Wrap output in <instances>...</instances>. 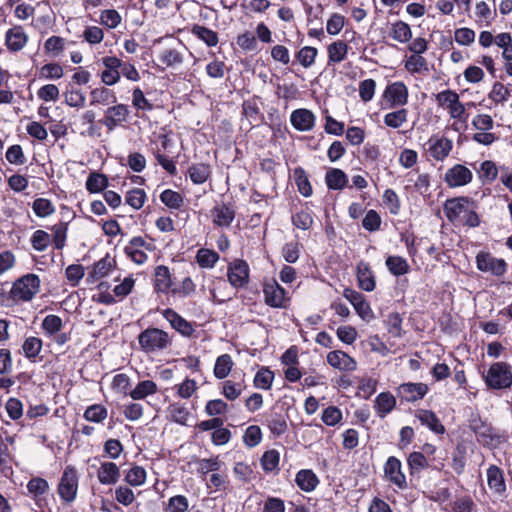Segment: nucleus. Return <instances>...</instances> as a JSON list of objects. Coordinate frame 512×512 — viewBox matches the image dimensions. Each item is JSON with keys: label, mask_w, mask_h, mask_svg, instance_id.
<instances>
[{"label": "nucleus", "mask_w": 512, "mask_h": 512, "mask_svg": "<svg viewBox=\"0 0 512 512\" xmlns=\"http://www.w3.org/2000/svg\"><path fill=\"white\" fill-rule=\"evenodd\" d=\"M476 203L467 197L448 199L444 204V213L449 221L457 224L477 227L480 223L476 213Z\"/></svg>", "instance_id": "nucleus-1"}, {"label": "nucleus", "mask_w": 512, "mask_h": 512, "mask_svg": "<svg viewBox=\"0 0 512 512\" xmlns=\"http://www.w3.org/2000/svg\"><path fill=\"white\" fill-rule=\"evenodd\" d=\"M436 101L440 107L447 110L453 120L451 129L458 133L466 131L469 114L466 105L460 102L459 95L453 90H444L436 95Z\"/></svg>", "instance_id": "nucleus-2"}, {"label": "nucleus", "mask_w": 512, "mask_h": 512, "mask_svg": "<svg viewBox=\"0 0 512 512\" xmlns=\"http://www.w3.org/2000/svg\"><path fill=\"white\" fill-rule=\"evenodd\" d=\"M40 290V279L35 274H26L17 279L9 292V297L13 302H28Z\"/></svg>", "instance_id": "nucleus-3"}, {"label": "nucleus", "mask_w": 512, "mask_h": 512, "mask_svg": "<svg viewBox=\"0 0 512 512\" xmlns=\"http://www.w3.org/2000/svg\"><path fill=\"white\" fill-rule=\"evenodd\" d=\"M138 343L145 353H154L166 349L171 339L166 331L149 327L138 335Z\"/></svg>", "instance_id": "nucleus-4"}, {"label": "nucleus", "mask_w": 512, "mask_h": 512, "mask_svg": "<svg viewBox=\"0 0 512 512\" xmlns=\"http://www.w3.org/2000/svg\"><path fill=\"white\" fill-rule=\"evenodd\" d=\"M484 381L489 388L506 389L512 385V369L505 362L493 363L486 374L483 375Z\"/></svg>", "instance_id": "nucleus-5"}, {"label": "nucleus", "mask_w": 512, "mask_h": 512, "mask_svg": "<svg viewBox=\"0 0 512 512\" xmlns=\"http://www.w3.org/2000/svg\"><path fill=\"white\" fill-rule=\"evenodd\" d=\"M78 490V474L74 467L66 466L61 476L58 493L60 498L65 502L75 500Z\"/></svg>", "instance_id": "nucleus-6"}, {"label": "nucleus", "mask_w": 512, "mask_h": 512, "mask_svg": "<svg viewBox=\"0 0 512 512\" xmlns=\"http://www.w3.org/2000/svg\"><path fill=\"white\" fill-rule=\"evenodd\" d=\"M408 97V88L401 81L389 84L383 92V99L388 104V108L402 107L406 105Z\"/></svg>", "instance_id": "nucleus-7"}, {"label": "nucleus", "mask_w": 512, "mask_h": 512, "mask_svg": "<svg viewBox=\"0 0 512 512\" xmlns=\"http://www.w3.org/2000/svg\"><path fill=\"white\" fill-rule=\"evenodd\" d=\"M452 148V140L443 135H432L426 142L427 152L436 161H443L447 158Z\"/></svg>", "instance_id": "nucleus-8"}, {"label": "nucleus", "mask_w": 512, "mask_h": 512, "mask_svg": "<svg viewBox=\"0 0 512 512\" xmlns=\"http://www.w3.org/2000/svg\"><path fill=\"white\" fill-rule=\"evenodd\" d=\"M478 270L490 273L494 276H502L506 273L507 265L503 259L495 258L488 252H479L476 256Z\"/></svg>", "instance_id": "nucleus-9"}, {"label": "nucleus", "mask_w": 512, "mask_h": 512, "mask_svg": "<svg viewBox=\"0 0 512 512\" xmlns=\"http://www.w3.org/2000/svg\"><path fill=\"white\" fill-rule=\"evenodd\" d=\"M472 179V171L462 164H455L449 168L444 175V181L450 188L465 186L469 184Z\"/></svg>", "instance_id": "nucleus-10"}, {"label": "nucleus", "mask_w": 512, "mask_h": 512, "mask_svg": "<svg viewBox=\"0 0 512 512\" xmlns=\"http://www.w3.org/2000/svg\"><path fill=\"white\" fill-rule=\"evenodd\" d=\"M384 475L385 478L398 489L404 490L407 488L406 476L402 472L401 461L390 456L384 464Z\"/></svg>", "instance_id": "nucleus-11"}, {"label": "nucleus", "mask_w": 512, "mask_h": 512, "mask_svg": "<svg viewBox=\"0 0 512 512\" xmlns=\"http://www.w3.org/2000/svg\"><path fill=\"white\" fill-rule=\"evenodd\" d=\"M129 116V108L125 104H116L108 107L104 112V118L101 123L109 130H114L127 120Z\"/></svg>", "instance_id": "nucleus-12"}, {"label": "nucleus", "mask_w": 512, "mask_h": 512, "mask_svg": "<svg viewBox=\"0 0 512 512\" xmlns=\"http://www.w3.org/2000/svg\"><path fill=\"white\" fill-rule=\"evenodd\" d=\"M102 64L105 70L100 74L101 81L106 86H113L118 83L121 77L120 67H122V61L116 56H106L102 58Z\"/></svg>", "instance_id": "nucleus-13"}, {"label": "nucleus", "mask_w": 512, "mask_h": 512, "mask_svg": "<svg viewBox=\"0 0 512 512\" xmlns=\"http://www.w3.org/2000/svg\"><path fill=\"white\" fill-rule=\"evenodd\" d=\"M343 296L351 303L361 319L370 320L373 317L370 304L366 301L363 294L351 288H345Z\"/></svg>", "instance_id": "nucleus-14"}, {"label": "nucleus", "mask_w": 512, "mask_h": 512, "mask_svg": "<svg viewBox=\"0 0 512 512\" xmlns=\"http://www.w3.org/2000/svg\"><path fill=\"white\" fill-rule=\"evenodd\" d=\"M227 278L233 287H244L249 280L248 264L243 260H235L230 263L228 266Z\"/></svg>", "instance_id": "nucleus-15"}, {"label": "nucleus", "mask_w": 512, "mask_h": 512, "mask_svg": "<svg viewBox=\"0 0 512 512\" xmlns=\"http://www.w3.org/2000/svg\"><path fill=\"white\" fill-rule=\"evenodd\" d=\"M291 125L300 132L311 131L316 123L315 114L306 108H299L292 111L290 115Z\"/></svg>", "instance_id": "nucleus-16"}, {"label": "nucleus", "mask_w": 512, "mask_h": 512, "mask_svg": "<svg viewBox=\"0 0 512 512\" xmlns=\"http://www.w3.org/2000/svg\"><path fill=\"white\" fill-rule=\"evenodd\" d=\"M486 477L487 485L492 494L498 498L502 497L507 490L504 473L502 469H500L496 465H491L488 467L486 471Z\"/></svg>", "instance_id": "nucleus-17"}, {"label": "nucleus", "mask_w": 512, "mask_h": 512, "mask_svg": "<svg viewBox=\"0 0 512 512\" xmlns=\"http://www.w3.org/2000/svg\"><path fill=\"white\" fill-rule=\"evenodd\" d=\"M265 303L273 308H282L285 306L286 291L276 281L266 283L263 289Z\"/></svg>", "instance_id": "nucleus-18"}, {"label": "nucleus", "mask_w": 512, "mask_h": 512, "mask_svg": "<svg viewBox=\"0 0 512 512\" xmlns=\"http://www.w3.org/2000/svg\"><path fill=\"white\" fill-rule=\"evenodd\" d=\"M27 42L28 35L22 26H14L6 31L5 44L9 51H20L26 46Z\"/></svg>", "instance_id": "nucleus-19"}, {"label": "nucleus", "mask_w": 512, "mask_h": 512, "mask_svg": "<svg viewBox=\"0 0 512 512\" xmlns=\"http://www.w3.org/2000/svg\"><path fill=\"white\" fill-rule=\"evenodd\" d=\"M162 316L170 323V325L181 335L189 337L193 334V325L180 316L176 311L167 308L162 311Z\"/></svg>", "instance_id": "nucleus-20"}, {"label": "nucleus", "mask_w": 512, "mask_h": 512, "mask_svg": "<svg viewBox=\"0 0 512 512\" xmlns=\"http://www.w3.org/2000/svg\"><path fill=\"white\" fill-rule=\"evenodd\" d=\"M428 392V386L424 383H404L398 388V395L407 402H415L422 399Z\"/></svg>", "instance_id": "nucleus-21"}, {"label": "nucleus", "mask_w": 512, "mask_h": 512, "mask_svg": "<svg viewBox=\"0 0 512 512\" xmlns=\"http://www.w3.org/2000/svg\"><path fill=\"white\" fill-rule=\"evenodd\" d=\"M327 362L330 366L341 371L351 372L356 370V361L343 351H331L327 355Z\"/></svg>", "instance_id": "nucleus-22"}, {"label": "nucleus", "mask_w": 512, "mask_h": 512, "mask_svg": "<svg viewBox=\"0 0 512 512\" xmlns=\"http://www.w3.org/2000/svg\"><path fill=\"white\" fill-rule=\"evenodd\" d=\"M356 276L358 285L362 290L371 292L375 289V276L368 263L360 261L357 264Z\"/></svg>", "instance_id": "nucleus-23"}, {"label": "nucleus", "mask_w": 512, "mask_h": 512, "mask_svg": "<svg viewBox=\"0 0 512 512\" xmlns=\"http://www.w3.org/2000/svg\"><path fill=\"white\" fill-rule=\"evenodd\" d=\"M97 478L103 485H114L120 478V469L114 462H102L97 472Z\"/></svg>", "instance_id": "nucleus-24"}, {"label": "nucleus", "mask_w": 512, "mask_h": 512, "mask_svg": "<svg viewBox=\"0 0 512 512\" xmlns=\"http://www.w3.org/2000/svg\"><path fill=\"white\" fill-rule=\"evenodd\" d=\"M115 266V261L113 258L106 256L96 262L92 268V270L88 273L87 281L89 283H94L107 275L112 271Z\"/></svg>", "instance_id": "nucleus-25"}, {"label": "nucleus", "mask_w": 512, "mask_h": 512, "mask_svg": "<svg viewBox=\"0 0 512 512\" xmlns=\"http://www.w3.org/2000/svg\"><path fill=\"white\" fill-rule=\"evenodd\" d=\"M415 417L422 425L427 426L434 433L443 434L445 432L444 426L432 411L425 409L417 410Z\"/></svg>", "instance_id": "nucleus-26"}, {"label": "nucleus", "mask_w": 512, "mask_h": 512, "mask_svg": "<svg viewBox=\"0 0 512 512\" xmlns=\"http://www.w3.org/2000/svg\"><path fill=\"white\" fill-rule=\"evenodd\" d=\"M213 223L217 226L228 227L234 220V210L226 204L216 205L212 210Z\"/></svg>", "instance_id": "nucleus-27"}, {"label": "nucleus", "mask_w": 512, "mask_h": 512, "mask_svg": "<svg viewBox=\"0 0 512 512\" xmlns=\"http://www.w3.org/2000/svg\"><path fill=\"white\" fill-rule=\"evenodd\" d=\"M154 285L157 292L168 293L171 290V274L168 267L159 265L154 271Z\"/></svg>", "instance_id": "nucleus-28"}, {"label": "nucleus", "mask_w": 512, "mask_h": 512, "mask_svg": "<svg viewBox=\"0 0 512 512\" xmlns=\"http://www.w3.org/2000/svg\"><path fill=\"white\" fill-rule=\"evenodd\" d=\"M90 98L91 105L108 106L117 102L115 93L106 87H98L91 90Z\"/></svg>", "instance_id": "nucleus-29"}, {"label": "nucleus", "mask_w": 512, "mask_h": 512, "mask_svg": "<svg viewBox=\"0 0 512 512\" xmlns=\"http://www.w3.org/2000/svg\"><path fill=\"white\" fill-rule=\"evenodd\" d=\"M348 48V44L342 40H337L329 44L327 47L328 65L344 61L348 53Z\"/></svg>", "instance_id": "nucleus-30"}, {"label": "nucleus", "mask_w": 512, "mask_h": 512, "mask_svg": "<svg viewBox=\"0 0 512 512\" xmlns=\"http://www.w3.org/2000/svg\"><path fill=\"white\" fill-rule=\"evenodd\" d=\"M395 406L396 399L389 392L380 393L374 401L376 412L382 418L389 414L395 408Z\"/></svg>", "instance_id": "nucleus-31"}, {"label": "nucleus", "mask_w": 512, "mask_h": 512, "mask_svg": "<svg viewBox=\"0 0 512 512\" xmlns=\"http://www.w3.org/2000/svg\"><path fill=\"white\" fill-rule=\"evenodd\" d=\"M295 482L301 490L311 492L317 487L319 480L312 470L304 469L296 474Z\"/></svg>", "instance_id": "nucleus-32"}, {"label": "nucleus", "mask_w": 512, "mask_h": 512, "mask_svg": "<svg viewBox=\"0 0 512 512\" xmlns=\"http://www.w3.org/2000/svg\"><path fill=\"white\" fill-rule=\"evenodd\" d=\"M158 391L157 384L152 380L140 381L134 389L129 391V396L133 400H143Z\"/></svg>", "instance_id": "nucleus-33"}, {"label": "nucleus", "mask_w": 512, "mask_h": 512, "mask_svg": "<svg viewBox=\"0 0 512 512\" xmlns=\"http://www.w3.org/2000/svg\"><path fill=\"white\" fill-rule=\"evenodd\" d=\"M326 185L332 190H342L348 183V177L338 168H331L325 175Z\"/></svg>", "instance_id": "nucleus-34"}, {"label": "nucleus", "mask_w": 512, "mask_h": 512, "mask_svg": "<svg viewBox=\"0 0 512 512\" xmlns=\"http://www.w3.org/2000/svg\"><path fill=\"white\" fill-rule=\"evenodd\" d=\"M191 33L208 47H215L219 43L218 34L208 27L196 24L191 28Z\"/></svg>", "instance_id": "nucleus-35"}, {"label": "nucleus", "mask_w": 512, "mask_h": 512, "mask_svg": "<svg viewBox=\"0 0 512 512\" xmlns=\"http://www.w3.org/2000/svg\"><path fill=\"white\" fill-rule=\"evenodd\" d=\"M187 173H188L190 180L194 184L200 185V184L205 183L208 180V178L210 177L211 168H210V165H208V164L196 163V164H192L188 168Z\"/></svg>", "instance_id": "nucleus-36"}, {"label": "nucleus", "mask_w": 512, "mask_h": 512, "mask_svg": "<svg viewBox=\"0 0 512 512\" xmlns=\"http://www.w3.org/2000/svg\"><path fill=\"white\" fill-rule=\"evenodd\" d=\"M408 119V110L400 108L384 115L383 122L387 127L398 129L402 127Z\"/></svg>", "instance_id": "nucleus-37"}, {"label": "nucleus", "mask_w": 512, "mask_h": 512, "mask_svg": "<svg viewBox=\"0 0 512 512\" xmlns=\"http://www.w3.org/2000/svg\"><path fill=\"white\" fill-rule=\"evenodd\" d=\"M391 37L399 43H407L412 38L410 26L403 21H397L391 25Z\"/></svg>", "instance_id": "nucleus-38"}, {"label": "nucleus", "mask_w": 512, "mask_h": 512, "mask_svg": "<svg viewBox=\"0 0 512 512\" xmlns=\"http://www.w3.org/2000/svg\"><path fill=\"white\" fill-rule=\"evenodd\" d=\"M159 60L166 66L173 67L181 65L184 61V56L177 48L169 47L160 52Z\"/></svg>", "instance_id": "nucleus-39"}, {"label": "nucleus", "mask_w": 512, "mask_h": 512, "mask_svg": "<svg viewBox=\"0 0 512 512\" xmlns=\"http://www.w3.org/2000/svg\"><path fill=\"white\" fill-rule=\"evenodd\" d=\"M404 67L411 74L429 71L428 62L422 55H410L406 58Z\"/></svg>", "instance_id": "nucleus-40"}, {"label": "nucleus", "mask_w": 512, "mask_h": 512, "mask_svg": "<svg viewBox=\"0 0 512 512\" xmlns=\"http://www.w3.org/2000/svg\"><path fill=\"white\" fill-rule=\"evenodd\" d=\"M232 367L233 361L231 356L229 354H222L216 359L213 370L214 376L217 379H224L229 375Z\"/></svg>", "instance_id": "nucleus-41"}, {"label": "nucleus", "mask_w": 512, "mask_h": 512, "mask_svg": "<svg viewBox=\"0 0 512 512\" xmlns=\"http://www.w3.org/2000/svg\"><path fill=\"white\" fill-rule=\"evenodd\" d=\"M385 264L394 276H402L409 271V264L407 260L400 256L387 257Z\"/></svg>", "instance_id": "nucleus-42"}, {"label": "nucleus", "mask_w": 512, "mask_h": 512, "mask_svg": "<svg viewBox=\"0 0 512 512\" xmlns=\"http://www.w3.org/2000/svg\"><path fill=\"white\" fill-rule=\"evenodd\" d=\"M42 340L38 337L30 336L25 339L22 350L26 358L35 361L42 350Z\"/></svg>", "instance_id": "nucleus-43"}, {"label": "nucleus", "mask_w": 512, "mask_h": 512, "mask_svg": "<svg viewBox=\"0 0 512 512\" xmlns=\"http://www.w3.org/2000/svg\"><path fill=\"white\" fill-rule=\"evenodd\" d=\"M242 113L250 125L258 124L263 118L256 100L244 101L242 105Z\"/></svg>", "instance_id": "nucleus-44"}, {"label": "nucleus", "mask_w": 512, "mask_h": 512, "mask_svg": "<svg viewBox=\"0 0 512 512\" xmlns=\"http://www.w3.org/2000/svg\"><path fill=\"white\" fill-rule=\"evenodd\" d=\"M317 55V48L312 46H304L296 52L295 58L302 67L307 69L314 65Z\"/></svg>", "instance_id": "nucleus-45"}, {"label": "nucleus", "mask_w": 512, "mask_h": 512, "mask_svg": "<svg viewBox=\"0 0 512 512\" xmlns=\"http://www.w3.org/2000/svg\"><path fill=\"white\" fill-rule=\"evenodd\" d=\"M63 326L62 319L54 314L47 315L41 324V328L48 337H52L61 331Z\"/></svg>", "instance_id": "nucleus-46"}, {"label": "nucleus", "mask_w": 512, "mask_h": 512, "mask_svg": "<svg viewBox=\"0 0 512 512\" xmlns=\"http://www.w3.org/2000/svg\"><path fill=\"white\" fill-rule=\"evenodd\" d=\"M170 419L178 424L186 425L190 412L188 409L180 403H172L167 409Z\"/></svg>", "instance_id": "nucleus-47"}, {"label": "nucleus", "mask_w": 512, "mask_h": 512, "mask_svg": "<svg viewBox=\"0 0 512 512\" xmlns=\"http://www.w3.org/2000/svg\"><path fill=\"white\" fill-rule=\"evenodd\" d=\"M146 470L138 465L132 466L125 474V481L134 487L142 486L146 481Z\"/></svg>", "instance_id": "nucleus-48"}, {"label": "nucleus", "mask_w": 512, "mask_h": 512, "mask_svg": "<svg viewBox=\"0 0 512 512\" xmlns=\"http://www.w3.org/2000/svg\"><path fill=\"white\" fill-rule=\"evenodd\" d=\"M32 210L41 218L48 217L56 211L52 201L46 198H36L32 203Z\"/></svg>", "instance_id": "nucleus-49"}, {"label": "nucleus", "mask_w": 512, "mask_h": 512, "mask_svg": "<svg viewBox=\"0 0 512 512\" xmlns=\"http://www.w3.org/2000/svg\"><path fill=\"white\" fill-rule=\"evenodd\" d=\"M219 260V255L210 249L201 248L197 251L196 261L201 268H213Z\"/></svg>", "instance_id": "nucleus-50"}, {"label": "nucleus", "mask_w": 512, "mask_h": 512, "mask_svg": "<svg viewBox=\"0 0 512 512\" xmlns=\"http://www.w3.org/2000/svg\"><path fill=\"white\" fill-rule=\"evenodd\" d=\"M407 462L412 475L430 466L429 460L421 452H412L408 456Z\"/></svg>", "instance_id": "nucleus-51"}, {"label": "nucleus", "mask_w": 512, "mask_h": 512, "mask_svg": "<svg viewBox=\"0 0 512 512\" xmlns=\"http://www.w3.org/2000/svg\"><path fill=\"white\" fill-rule=\"evenodd\" d=\"M52 241V237L44 230H36L30 239L31 245L34 250L38 252L45 251Z\"/></svg>", "instance_id": "nucleus-52"}, {"label": "nucleus", "mask_w": 512, "mask_h": 512, "mask_svg": "<svg viewBox=\"0 0 512 512\" xmlns=\"http://www.w3.org/2000/svg\"><path fill=\"white\" fill-rule=\"evenodd\" d=\"M27 490L33 499H37L48 492L49 484L43 478L34 477L27 483Z\"/></svg>", "instance_id": "nucleus-53"}, {"label": "nucleus", "mask_w": 512, "mask_h": 512, "mask_svg": "<svg viewBox=\"0 0 512 512\" xmlns=\"http://www.w3.org/2000/svg\"><path fill=\"white\" fill-rule=\"evenodd\" d=\"M108 186V179L100 173H91L86 181V189L90 193H98Z\"/></svg>", "instance_id": "nucleus-54"}, {"label": "nucleus", "mask_w": 512, "mask_h": 512, "mask_svg": "<svg viewBox=\"0 0 512 512\" xmlns=\"http://www.w3.org/2000/svg\"><path fill=\"white\" fill-rule=\"evenodd\" d=\"M146 193L143 189L134 188L129 190L125 196V202L135 210L143 207L146 201Z\"/></svg>", "instance_id": "nucleus-55"}, {"label": "nucleus", "mask_w": 512, "mask_h": 512, "mask_svg": "<svg viewBox=\"0 0 512 512\" xmlns=\"http://www.w3.org/2000/svg\"><path fill=\"white\" fill-rule=\"evenodd\" d=\"M274 373L268 368L260 369L254 377V386L258 389L269 390L272 386Z\"/></svg>", "instance_id": "nucleus-56"}, {"label": "nucleus", "mask_w": 512, "mask_h": 512, "mask_svg": "<svg viewBox=\"0 0 512 512\" xmlns=\"http://www.w3.org/2000/svg\"><path fill=\"white\" fill-rule=\"evenodd\" d=\"M478 174L483 182L491 183L497 178L498 170L493 161L486 160L480 164Z\"/></svg>", "instance_id": "nucleus-57"}, {"label": "nucleus", "mask_w": 512, "mask_h": 512, "mask_svg": "<svg viewBox=\"0 0 512 512\" xmlns=\"http://www.w3.org/2000/svg\"><path fill=\"white\" fill-rule=\"evenodd\" d=\"M160 200L168 208L179 209L183 204V197L180 193L166 189L160 194Z\"/></svg>", "instance_id": "nucleus-58"}, {"label": "nucleus", "mask_w": 512, "mask_h": 512, "mask_svg": "<svg viewBox=\"0 0 512 512\" xmlns=\"http://www.w3.org/2000/svg\"><path fill=\"white\" fill-rule=\"evenodd\" d=\"M189 509V501L184 495H175L169 498L165 511L166 512H187Z\"/></svg>", "instance_id": "nucleus-59"}, {"label": "nucleus", "mask_w": 512, "mask_h": 512, "mask_svg": "<svg viewBox=\"0 0 512 512\" xmlns=\"http://www.w3.org/2000/svg\"><path fill=\"white\" fill-rule=\"evenodd\" d=\"M107 417V409L100 405L94 404L89 406L84 412V418L87 421L99 423Z\"/></svg>", "instance_id": "nucleus-60"}, {"label": "nucleus", "mask_w": 512, "mask_h": 512, "mask_svg": "<svg viewBox=\"0 0 512 512\" xmlns=\"http://www.w3.org/2000/svg\"><path fill=\"white\" fill-rule=\"evenodd\" d=\"M243 384L241 382L235 383L231 380H226L222 385V394L230 401L236 400L243 391Z\"/></svg>", "instance_id": "nucleus-61"}, {"label": "nucleus", "mask_w": 512, "mask_h": 512, "mask_svg": "<svg viewBox=\"0 0 512 512\" xmlns=\"http://www.w3.org/2000/svg\"><path fill=\"white\" fill-rule=\"evenodd\" d=\"M292 223L299 229L308 230L313 224V217L308 209L301 210L292 216Z\"/></svg>", "instance_id": "nucleus-62"}, {"label": "nucleus", "mask_w": 512, "mask_h": 512, "mask_svg": "<svg viewBox=\"0 0 512 512\" xmlns=\"http://www.w3.org/2000/svg\"><path fill=\"white\" fill-rule=\"evenodd\" d=\"M280 460L279 452L276 450L266 451L261 458V465L264 471L272 472L278 468Z\"/></svg>", "instance_id": "nucleus-63"}, {"label": "nucleus", "mask_w": 512, "mask_h": 512, "mask_svg": "<svg viewBox=\"0 0 512 512\" xmlns=\"http://www.w3.org/2000/svg\"><path fill=\"white\" fill-rule=\"evenodd\" d=\"M65 103L70 107L82 108L85 105L84 93L77 89H70L64 93Z\"/></svg>", "instance_id": "nucleus-64"}]
</instances>
